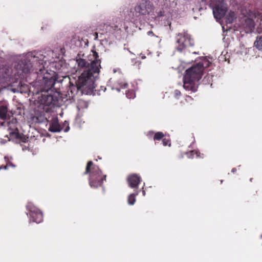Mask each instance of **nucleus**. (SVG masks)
Here are the masks:
<instances>
[{
  "label": "nucleus",
  "instance_id": "nucleus-1",
  "mask_svg": "<svg viewBox=\"0 0 262 262\" xmlns=\"http://www.w3.org/2000/svg\"><path fill=\"white\" fill-rule=\"evenodd\" d=\"M91 53L90 55L93 56V59L90 60V62L81 58L79 54L76 57L78 68L82 70L83 72L79 77L76 85L70 82L66 95L67 99H73L79 90L81 91L86 90L90 91H96L95 81L100 72L101 59L99 58L98 53L96 50H92Z\"/></svg>",
  "mask_w": 262,
  "mask_h": 262
},
{
  "label": "nucleus",
  "instance_id": "nucleus-2",
  "mask_svg": "<svg viewBox=\"0 0 262 262\" xmlns=\"http://www.w3.org/2000/svg\"><path fill=\"white\" fill-rule=\"evenodd\" d=\"M158 7L156 9L154 4L149 0H141L134 8L135 14L133 16L148 15L156 21H162L164 26H171L172 13L176 11L178 5L177 0H157Z\"/></svg>",
  "mask_w": 262,
  "mask_h": 262
},
{
  "label": "nucleus",
  "instance_id": "nucleus-3",
  "mask_svg": "<svg viewBox=\"0 0 262 262\" xmlns=\"http://www.w3.org/2000/svg\"><path fill=\"white\" fill-rule=\"evenodd\" d=\"M212 62L206 57H203L201 60L187 69L183 77V87L188 91L196 92L198 82L202 78L204 70L210 67Z\"/></svg>",
  "mask_w": 262,
  "mask_h": 262
},
{
  "label": "nucleus",
  "instance_id": "nucleus-4",
  "mask_svg": "<svg viewBox=\"0 0 262 262\" xmlns=\"http://www.w3.org/2000/svg\"><path fill=\"white\" fill-rule=\"evenodd\" d=\"M57 78L54 72L51 73L46 72L42 79L39 80L38 90L37 93H41L40 96L38 98V101L40 105L45 106L56 105L58 103V99L56 97H54L51 93H49V91H51L53 88Z\"/></svg>",
  "mask_w": 262,
  "mask_h": 262
},
{
  "label": "nucleus",
  "instance_id": "nucleus-5",
  "mask_svg": "<svg viewBox=\"0 0 262 262\" xmlns=\"http://www.w3.org/2000/svg\"><path fill=\"white\" fill-rule=\"evenodd\" d=\"M44 63L46 62L43 59L39 58L36 55H31L30 57L28 56L20 60L15 66V68L20 75L31 72L36 75L35 78L39 80L40 78L42 77L46 71Z\"/></svg>",
  "mask_w": 262,
  "mask_h": 262
},
{
  "label": "nucleus",
  "instance_id": "nucleus-6",
  "mask_svg": "<svg viewBox=\"0 0 262 262\" xmlns=\"http://www.w3.org/2000/svg\"><path fill=\"white\" fill-rule=\"evenodd\" d=\"M84 174H89V184L92 188H97L102 185L106 180V175L102 174L101 170L92 161L88 162Z\"/></svg>",
  "mask_w": 262,
  "mask_h": 262
},
{
  "label": "nucleus",
  "instance_id": "nucleus-7",
  "mask_svg": "<svg viewBox=\"0 0 262 262\" xmlns=\"http://www.w3.org/2000/svg\"><path fill=\"white\" fill-rule=\"evenodd\" d=\"M176 40V49L180 52L194 45V40L191 37L190 35L185 31L180 32L177 35Z\"/></svg>",
  "mask_w": 262,
  "mask_h": 262
},
{
  "label": "nucleus",
  "instance_id": "nucleus-8",
  "mask_svg": "<svg viewBox=\"0 0 262 262\" xmlns=\"http://www.w3.org/2000/svg\"><path fill=\"white\" fill-rule=\"evenodd\" d=\"M211 5L214 17L216 19H221L225 16L227 7L224 0H213Z\"/></svg>",
  "mask_w": 262,
  "mask_h": 262
},
{
  "label": "nucleus",
  "instance_id": "nucleus-9",
  "mask_svg": "<svg viewBox=\"0 0 262 262\" xmlns=\"http://www.w3.org/2000/svg\"><path fill=\"white\" fill-rule=\"evenodd\" d=\"M27 209L29 211L30 220L36 223H40L43 221L42 212L31 203L27 205Z\"/></svg>",
  "mask_w": 262,
  "mask_h": 262
},
{
  "label": "nucleus",
  "instance_id": "nucleus-10",
  "mask_svg": "<svg viewBox=\"0 0 262 262\" xmlns=\"http://www.w3.org/2000/svg\"><path fill=\"white\" fill-rule=\"evenodd\" d=\"M141 180V177L135 173L128 176L127 178L128 185L132 188L137 189Z\"/></svg>",
  "mask_w": 262,
  "mask_h": 262
},
{
  "label": "nucleus",
  "instance_id": "nucleus-11",
  "mask_svg": "<svg viewBox=\"0 0 262 262\" xmlns=\"http://www.w3.org/2000/svg\"><path fill=\"white\" fill-rule=\"evenodd\" d=\"M61 129L57 118H53L50 123L49 130L51 132H59Z\"/></svg>",
  "mask_w": 262,
  "mask_h": 262
},
{
  "label": "nucleus",
  "instance_id": "nucleus-12",
  "mask_svg": "<svg viewBox=\"0 0 262 262\" xmlns=\"http://www.w3.org/2000/svg\"><path fill=\"white\" fill-rule=\"evenodd\" d=\"M8 113V106L6 104L0 105V118L2 120L6 119Z\"/></svg>",
  "mask_w": 262,
  "mask_h": 262
},
{
  "label": "nucleus",
  "instance_id": "nucleus-13",
  "mask_svg": "<svg viewBox=\"0 0 262 262\" xmlns=\"http://www.w3.org/2000/svg\"><path fill=\"white\" fill-rule=\"evenodd\" d=\"M236 18V16L235 12L230 11L226 16V22L227 24H232Z\"/></svg>",
  "mask_w": 262,
  "mask_h": 262
},
{
  "label": "nucleus",
  "instance_id": "nucleus-14",
  "mask_svg": "<svg viewBox=\"0 0 262 262\" xmlns=\"http://www.w3.org/2000/svg\"><path fill=\"white\" fill-rule=\"evenodd\" d=\"M17 121L16 119H13L11 121L8 123V129L10 131L16 130L17 131L18 128L17 125Z\"/></svg>",
  "mask_w": 262,
  "mask_h": 262
},
{
  "label": "nucleus",
  "instance_id": "nucleus-15",
  "mask_svg": "<svg viewBox=\"0 0 262 262\" xmlns=\"http://www.w3.org/2000/svg\"><path fill=\"white\" fill-rule=\"evenodd\" d=\"M139 191H136L135 192L131 193L129 195L127 198V202L129 205H133L136 202V196L138 195Z\"/></svg>",
  "mask_w": 262,
  "mask_h": 262
},
{
  "label": "nucleus",
  "instance_id": "nucleus-16",
  "mask_svg": "<svg viewBox=\"0 0 262 262\" xmlns=\"http://www.w3.org/2000/svg\"><path fill=\"white\" fill-rule=\"evenodd\" d=\"M245 26L247 29L249 31H252L255 26L254 20L250 18H246L245 19Z\"/></svg>",
  "mask_w": 262,
  "mask_h": 262
},
{
  "label": "nucleus",
  "instance_id": "nucleus-17",
  "mask_svg": "<svg viewBox=\"0 0 262 262\" xmlns=\"http://www.w3.org/2000/svg\"><path fill=\"white\" fill-rule=\"evenodd\" d=\"M10 137L12 139H21V135L19 134L18 129L16 130H11L9 132Z\"/></svg>",
  "mask_w": 262,
  "mask_h": 262
},
{
  "label": "nucleus",
  "instance_id": "nucleus-18",
  "mask_svg": "<svg viewBox=\"0 0 262 262\" xmlns=\"http://www.w3.org/2000/svg\"><path fill=\"white\" fill-rule=\"evenodd\" d=\"M194 155H196L197 158H203L201 155L200 152L198 150H193L187 153V156L189 158H193Z\"/></svg>",
  "mask_w": 262,
  "mask_h": 262
},
{
  "label": "nucleus",
  "instance_id": "nucleus-19",
  "mask_svg": "<svg viewBox=\"0 0 262 262\" xmlns=\"http://www.w3.org/2000/svg\"><path fill=\"white\" fill-rule=\"evenodd\" d=\"M255 46L259 50H262V36L257 37L254 42Z\"/></svg>",
  "mask_w": 262,
  "mask_h": 262
},
{
  "label": "nucleus",
  "instance_id": "nucleus-20",
  "mask_svg": "<svg viewBox=\"0 0 262 262\" xmlns=\"http://www.w3.org/2000/svg\"><path fill=\"white\" fill-rule=\"evenodd\" d=\"M164 137V134L162 132H158L154 134L153 139L154 141H160L162 140Z\"/></svg>",
  "mask_w": 262,
  "mask_h": 262
},
{
  "label": "nucleus",
  "instance_id": "nucleus-21",
  "mask_svg": "<svg viewBox=\"0 0 262 262\" xmlns=\"http://www.w3.org/2000/svg\"><path fill=\"white\" fill-rule=\"evenodd\" d=\"M126 96L129 99H133L135 97L136 94L134 90H128L126 92Z\"/></svg>",
  "mask_w": 262,
  "mask_h": 262
},
{
  "label": "nucleus",
  "instance_id": "nucleus-22",
  "mask_svg": "<svg viewBox=\"0 0 262 262\" xmlns=\"http://www.w3.org/2000/svg\"><path fill=\"white\" fill-rule=\"evenodd\" d=\"M106 29L108 30L109 31H112V32L120 30V29L118 28V26L117 25L107 26Z\"/></svg>",
  "mask_w": 262,
  "mask_h": 262
},
{
  "label": "nucleus",
  "instance_id": "nucleus-23",
  "mask_svg": "<svg viewBox=\"0 0 262 262\" xmlns=\"http://www.w3.org/2000/svg\"><path fill=\"white\" fill-rule=\"evenodd\" d=\"M162 144L164 146H170L171 145L170 140L167 138H163L162 139Z\"/></svg>",
  "mask_w": 262,
  "mask_h": 262
},
{
  "label": "nucleus",
  "instance_id": "nucleus-24",
  "mask_svg": "<svg viewBox=\"0 0 262 262\" xmlns=\"http://www.w3.org/2000/svg\"><path fill=\"white\" fill-rule=\"evenodd\" d=\"M9 165H11L12 166H14V165L12 164H10ZM8 166H9L8 164H7L6 165H5V166L0 165V170L1 169H7Z\"/></svg>",
  "mask_w": 262,
  "mask_h": 262
},
{
  "label": "nucleus",
  "instance_id": "nucleus-25",
  "mask_svg": "<svg viewBox=\"0 0 262 262\" xmlns=\"http://www.w3.org/2000/svg\"><path fill=\"white\" fill-rule=\"evenodd\" d=\"M174 96L177 98V97H178L179 96H180L181 92H180V91H179L178 90H176L174 92Z\"/></svg>",
  "mask_w": 262,
  "mask_h": 262
},
{
  "label": "nucleus",
  "instance_id": "nucleus-26",
  "mask_svg": "<svg viewBox=\"0 0 262 262\" xmlns=\"http://www.w3.org/2000/svg\"><path fill=\"white\" fill-rule=\"evenodd\" d=\"M94 36H95V38H94V39L95 40H97L98 39V33L97 32H95L94 33Z\"/></svg>",
  "mask_w": 262,
  "mask_h": 262
},
{
  "label": "nucleus",
  "instance_id": "nucleus-27",
  "mask_svg": "<svg viewBox=\"0 0 262 262\" xmlns=\"http://www.w3.org/2000/svg\"><path fill=\"white\" fill-rule=\"evenodd\" d=\"M127 86H128V84L127 83H123V86H122V88H124V89L126 88Z\"/></svg>",
  "mask_w": 262,
  "mask_h": 262
},
{
  "label": "nucleus",
  "instance_id": "nucleus-28",
  "mask_svg": "<svg viewBox=\"0 0 262 262\" xmlns=\"http://www.w3.org/2000/svg\"><path fill=\"white\" fill-rule=\"evenodd\" d=\"M154 134V132L152 131L149 132L148 133V136H152Z\"/></svg>",
  "mask_w": 262,
  "mask_h": 262
},
{
  "label": "nucleus",
  "instance_id": "nucleus-29",
  "mask_svg": "<svg viewBox=\"0 0 262 262\" xmlns=\"http://www.w3.org/2000/svg\"><path fill=\"white\" fill-rule=\"evenodd\" d=\"M231 171H232L233 173H234V172H236V168H232V170H231Z\"/></svg>",
  "mask_w": 262,
  "mask_h": 262
},
{
  "label": "nucleus",
  "instance_id": "nucleus-30",
  "mask_svg": "<svg viewBox=\"0 0 262 262\" xmlns=\"http://www.w3.org/2000/svg\"><path fill=\"white\" fill-rule=\"evenodd\" d=\"M70 129V127L69 126H68L65 129H64V132H68Z\"/></svg>",
  "mask_w": 262,
  "mask_h": 262
},
{
  "label": "nucleus",
  "instance_id": "nucleus-31",
  "mask_svg": "<svg viewBox=\"0 0 262 262\" xmlns=\"http://www.w3.org/2000/svg\"><path fill=\"white\" fill-rule=\"evenodd\" d=\"M143 195H145V191H144V190H143Z\"/></svg>",
  "mask_w": 262,
  "mask_h": 262
},
{
  "label": "nucleus",
  "instance_id": "nucleus-32",
  "mask_svg": "<svg viewBox=\"0 0 262 262\" xmlns=\"http://www.w3.org/2000/svg\"><path fill=\"white\" fill-rule=\"evenodd\" d=\"M250 181H252V178H251V179H250Z\"/></svg>",
  "mask_w": 262,
  "mask_h": 262
}]
</instances>
